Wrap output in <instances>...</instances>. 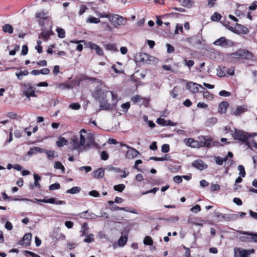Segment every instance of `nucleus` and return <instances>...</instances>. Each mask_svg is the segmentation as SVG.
<instances>
[{"label":"nucleus","instance_id":"f257e3e1","mask_svg":"<svg viewBox=\"0 0 257 257\" xmlns=\"http://www.w3.org/2000/svg\"><path fill=\"white\" fill-rule=\"evenodd\" d=\"M79 133L80 134L79 141H78V139L76 137L71 139L70 143L73 146L74 149H78L80 146H84L86 142V139L89 141L92 139L91 134H88L86 131L84 129H82Z\"/></svg>","mask_w":257,"mask_h":257},{"label":"nucleus","instance_id":"f03ea898","mask_svg":"<svg viewBox=\"0 0 257 257\" xmlns=\"http://www.w3.org/2000/svg\"><path fill=\"white\" fill-rule=\"evenodd\" d=\"M231 61L235 62L239 59H251L253 55L247 50L240 49L229 55Z\"/></svg>","mask_w":257,"mask_h":257},{"label":"nucleus","instance_id":"7ed1b4c3","mask_svg":"<svg viewBox=\"0 0 257 257\" xmlns=\"http://www.w3.org/2000/svg\"><path fill=\"white\" fill-rule=\"evenodd\" d=\"M195 143H193L192 147H207L211 146L212 140L210 137L201 136L198 137V141L195 140Z\"/></svg>","mask_w":257,"mask_h":257},{"label":"nucleus","instance_id":"20e7f679","mask_svg":"<svg viewBox=\"0 0 257 257\" xmlns=\"http://www.w3.org/2000/svg\"><path fill=\"white\" fill-rule=\"evenodd\" d=\"M234 140H238L246 144L250 135L246 132L240 130H235L232 135Z\"/></svg>","mask_w":257,"mask_h":257},{"label":"nucleus","instance_id":"39448f33","mask_svg":"<svg viewBox=\"0 0 257 257\" xmlns=\"http://www.w3.org/2000/svg\"><path fill=\"white\" fill-rule=\"evenodd\" d=\"M254 252V250L253 249L247 250L235 247L234 248V257H248Z\"/></svg>","mask_w":257,"mask_h":257},{"label":"nucleus","instance_id":"423d86ee","mask_svg":"<svg viewBox=\"0 0 257 257\" xmlns=\"http://www.w3.org/2000/svg\"><path fill=\"white\" fill-rule=\"evenodd\" d=\"M136 58L139 62L150 64L153 57L145 53H139L136 54Z\"/></svg>","mask_w":257,"mask_h":257},{"label":"nucleus","instance_id":"0eeeda50","mask_svg":"<svg viewBox=\"0 0 257 257\" xmlns=\"http://www.w3.org/2000/svg\"><path fill=\"white\" fill-rule=\"evenodd\" d=\"M187 87L191 92L194 93L200 92L201 89L204 90V88L202 85L192 82L188 83Z\"/></svg>","mask_w":257,"mask_h":257},{"label":"nucleus","instance_id":"6e6552de","mask_svg":"<svg viewBox=\"0 0 257 257\" xmlns=\"http://www.w3.org/2000/svg\"><path fill=\"white\" fill-rule=\"evenodd\" d=\"M243 234L251 236V237L246 236H241L240 237V240L241 241L244 242H250L252 241L254 242H257V233H250L248 232H244Z\"/></svg>","mask_w":257,"mask_h":257},{"label":"nucleus","instance_id":"1a4fd4ad","mask_svg":"<svg viewBox=\"0 0 257 257\" xmlns=\"http://www.w3.org/2000/svg\"><path fill=\"white\" fill-rule=\"evenodd\" d=\"M126 148L128 149V151L126 153V158L128 159H132L140 154V153L134 148L127 146Z\"/></svg>","mask_w":257,"mask_h":257},{"label":"nucleus","instance_id":"9d476101","mask_svg":"<svg viewBox=\"0 0 257 257\" xmlns=\"http://www.w3.org/2000/svg\"><path fill=\"white\" fill-rule=\"evenodd\" d=\"M24 93L27 97H36L33 87L29 83L25 84Z\"/></svg>","mask_w":257,"mask_h":257},{"label":"nucleus","instance_id":"9b49d317","mask_svg":"<svg viewBox=\"0 0 257 257\" xmlns=\"http://www.w3.org/2000/svg\"><path fill=\"white\" fill-rule=\"evenodd\" d=\"M192 165L200 170H203L207 168V165L201 160H196L192 163Z\"/></svg>","mask_w":257,"mask_h":257},{"label":"nucleus","instance_id":"f8f14e48","mask_svg":"<svg viewBox=\"0 0 257 257\" xmlns=\"http://www.w3.org/2000/svg\"><path fill=\"white\" fill-rule=\"evenodd\" d=\"M218 217H221L222 219L228 221L236 220L238 217V215L236 214H222L221 213L218 215Z\"/></svg>","mask_w":257,"mask_h":257},{"label":"nucleus","instance_id":"ddd939ff","mask_svg":"<svg viewBox=\"0 0 257 257\" xmlns=\"http://www.w3.org/2000/svg\"><path fill=\"white\" fill-rule=\"evenodd\" d=\"M80 217L86 219H95L98 216L88 210L85 211L79 214Z\"/></svg>","mask_w":257,"mask_h":257},{"label":"nucleus","instance_id":"4468645a","mask_svg":"<svg viewBox=\"0 0 257 257\" xmlns=\"http://www.w3.org/2000/svg\"><path fill=\"white\" fill-rule=\"evenodd\" d=\"M32 238V234L31 233H28L24 235L22 239L19 242L20 245H25L26 246L29 245L31 243Z\"/></svg>","mask_w":257,"mask_h":257},{"label":"nucleus","instance_id":"2eb2a0df","mask_svg":"<svg viewBox=\"0 0 257 257\" xmlns=\"http://www.w3.org/2000/svg\"><path fill=\"white\" fill-rule=\"evenodd\" d=\"M94 97L99 102L105 100L106 97V95L103 91L101 89H98L94 92Z\"/></svg>","mask_w":257,"mask_h":257},{"label":"nucleus","instance_id":"dca6fc26","mask_svg":"<svg viewBox=\"0 0 257 257\" xmlns=\"http://www.w3.org/2000/svg\"><path fill=\"white\" fill-rule=\"evenodd\" d=\"M88 47L92 50H95L97 55L99 56H102L103 55L102 49L98 45L92 42H89Z\"/></svg>","mask_w":257,"mask_h":257},{"label":"nucleus","instance_id":"f3484780","mask_svg":"<svg viewBox=\"0 0 257 257\" xmlns=\"http://www.w3.org/2000/svg\"><path fill=\"white\" fill-rule=\"evenodd\" d=\"M213 44L215 46L226 47L228 45V41L225 37H222L216 40Z\"/></svg>","mask_w":257,"mask_h":257},{"label":"nucleus","instance_id":"a211bd4d","mask_svg":"<svg viewBox=\"0 0 257 257\" xmlns=\"http://www.w3.org/2000/svg\"><path fill=\"white\" fill-rule=\"evenodd\" d=\"M44 151H45V149L38 147H35L30 149V151L28 152L27 155L28 156L33 155L38 153H44Z\"/></svg>","mask_w":257,"mask_h":257},{"label":"nucleus","instance_id":"6ab92c4d","mask_svg":"<svg viewBox=\"0 0 257 257\" xmlns=\"http://www.w3.org/2000/svg\"><path fill=\"white\" fill-rule=\"evenodd\" d=\"M228 68L226 67H219L217 69V75L219 77L225 76L227 74Z\"/></svg>","mask_w":257,"mask_h":257},{"label":"nucleus","instance_id":"aec40b11","mask_svg":"<svg viewBox=\"0 0 257 257\" xmlns=\"http://www.w3.org/2000/svg\"><path fill=\"white\" fill-rule=\"evenodd\" d=\"M113 19H115L114 22L117 25H124L126 23V20L122 17L116 15L112 16V20H113Z\"/></svg>","mask_w":257,"mask_h":257},{"label":"nucleus","instance_id":"412c9836","mask_svg":"<svg viewBox=\"0 0 257 257\" xmlns=\"http://www.w3.org/2000/svg\"><path fill=\"white\" fill-rule=\"evenodd\" d=\"M100 103L99 110H109L111 108V105L105 99L99 102Z\"/></svg>","mask_w":257,"mask_h":257},{"label":"nucleus","instance_id":"4be33fe9","mask_svg":"<svg viewBox=\"0 0 257 257\" xmlns=\"http://www.w3.org/2000/svg\"><path fill=\"white\" fill-rule=\"evenodd\" d=\"M55 86L57 89L60 90H63L64 89H69L71 88L72 86L69 84H66L64 83H57L55 84Z\"/></svg>","mask_w":257,"mask_h":257},{"label":"nucleus","instance_id":"5701e85b","mask_svg":"<svg viewBox=\"0 0 257 257\" xmlns=\"http://www.w3.org/2000/svg\"><path fill=\"white\" fill-rule=\"evenodd\" d=\"M229 104L227 101L221 102L218 106V111L220 113H224L226 111Z\"/></svg>","mask_w":257,"mask_h":257},{"label":"nucleus","instance_id":"b1692460","mask_svg":"<svg viewBox=\"0 0 257 257\" xmlns=\"http://www.w3.org/2000/svg\"><path fill=\"white\" fill-rule=\"evenodd\" d=\"M104 175V171L102 168H99L93 172V177L96 178H102Z\"/></svg>","mask_w":257,"mask_h":257},{"label":"nucleus","instance_id":"393cba45","mask_svg":"<svg viewBox=\"0 0 257 257\" xmlns=\"http://www.w3.org/2000/svg\"><path fill=\"white\" fill-rule=\"evenodd\" d=\"M245 145L250 149L252 148L257 149V143L255 142L254 139L251 137V136L249 138Z\"/></svg>","mask_w":257,"mask_h":257},{"label":"nucleus","instance_id":"a878e982","mask_svg":"<svg viewBox=\"0 0 257 257\" xmlns=\"http://www.w3.org/2000/svg\"><path fill=\"white\" fill-rule=\"evenodd\" d=\"M217 122V119L215 117L208 118L205 122V125L208 127L213 126Z\"/></svg>","mask_w":257,"mask_h":257},{"label":"nucleus","instance_id":"bb28decb","mask_svg":"<svg viewBox=\"0 0 257 257\" xmlns=\"http://www.w3.org/2000/svg\"><path fill=\"white\" fill-rule=\"evenodd\" d=\"M68 141L64 138L60 137L56 142V145L58 147L61 148L67 144Z\"/></svg>","mask_w":257,"mask_h":257},{"label":"nucleus","instance_id":"cd10ccee","mask_svg":"<svg viewBox=\"0 0 257 257\" xmlns=\"http://www.w3.org/2000/svg\"><path fill=\"white\" fill-rule=\"evenodd\" d=\"M245 108L242 106H237L234 110L232 111L231 114L235 116H238L243 113L245 111Z\"/></svg>","mask_w":257,"mask_h":257},{"label":"nucleus","instance_id":"c85d7f7f","mask_svg":"<svg viewBox=\"0 0 257 257\" xmlns=\"http://www.w3.org/2000/svg\"><path fill=\"white\" fill-rule=\"evenodd\" d=\"M51 35H52V33L50 31L44 30L42 31L41 35L39 36V38L41 39L42 38L45 41H47Z\"/></svg>","mask_w":257,"mask_h":257},{"label":"nucleus","instance_id":"c756f323","mask_svg":"<svg viewBox=\"0 0 257 257\" xmlns=\"http://www.w3.org/2000/svg\"><path fill=\"white\" fill-rule=\"evenodd\" d=\"M179 3L182 6L190 8L192 5V2L191 0H178Z\"/></svg>","mask_w":257,"mask_h":257},{"label":"nucleus","instance_id":"7c9ffc66","mask_svg":"<svg viewBox=\"0 0 257 257\" xmlns=\"http://www.w3.org/2000/svg\"><path fill=\"white\" fill-rule=\"evenodd\" d=\"M13 30V27L9 24H6L3 26V30L6 33L12 34Z\"/></svg>","mask_w":257,"mask_h":257},{"label":"nucleus","instance_id":"2f4dec72","mask_svg":"<svg viewBox=\"0 0 257 257\" xmlns=\"http://www.w3.org/2000/svg\"><path fill=\"white\" fill-rule=\"evenodd\" d=\"M80 190L81 188L79 187H73L71 189L67 190L66 193L74 194L79 193Z\"/></svg>","mask_w":257,"mask_h":257},{"label":"nucleus","instance_id":"473e14b6","mask_svg":"<svg viewBox=\"0 0 257 257\" xmlns=\"http://www.w3.org/2000/svg\"><path fill=\"white\" fill-rule=\"evenodd\" d=\"M105 47L107 50L111 51L112 52H118V49H117L115 44H107L105 45Z\"/></svg>","mask_w":257,"mask_h":257},{"label":"nucleus","instance_id":"72a5a7b5","mask_svg":"<svg viewBox=\"0 0 257 257\" xmlns=\"http://www.w3.org/2000/svg\"><path fill=\"white\" fill-rule=\"evenodd\" d=\"M54 168L56 169H60L63 173H65V167L61 164V162L59 161H56L54 164Z\"/></svg>","mask_w":257,"mask_h":257},{"label":"nucleus","instance_id":"f704fd0d","mask_svg":"<svg viewBox=\"0 0 257 257\" xmlns=\"http://www.w3.org/2000/svg\"><path fill=\"white\" fill-rule=\"evenodd\" d=\"M44 153H45L47 154L48 158L49 159V160L51 161L55 157L54 155L55 152L54 151L45 150Z\"/></svg>","mask_w":257,"mask_h":257},{"label":"nucleus","instance_id":"c9c22d12","mask_svg":"<svg viewBox=\"0 0 257 257\" xmlns=\"http://www.w3.org/2000/svg\"><path fill=\"white\" fill-rule=\"evenodd\" d=\"M143 242L145 245H152L153 244V241L150 236H146L144 238Z\"/></svg>","mask_w":257,"mask_h":257},{"label":"nucleus","instance_id":"e433bc0d","mask_svg":"<svg viewBox=\"0 0 257 257\" xmlns=\"http://www.w3.org/2000/svg\"><path fill=\"white\" fill-rule=\"evenodd\" d=\"M28 74H29L28 71L27 70H24L23 71H21L19 73H16V76H17V77L18 79L22 80L23 76H27V75H28Z\"/></svg>","mask_w":257,"mask_h":257},{"label":"nucleus","instance_id":"4c0bfd02","mask_svg":"<svg viewBox=\"0 0 257 257\" xmlns=\"http://www.w3.org/2000/svg\"><path fill=\"white\" fill-rule=\"evenodd\" d=\"M56 31L58 33V36L60 38H64L65 37V32L64 29L61 28H57Z\"/></svg>","mask_w":257,"mask_h":257},{"label":"nucleus","instance_id":"58836bf2","mask_svg":"<svg viewBox=\"0 0 257 257\" xmlns=\"http://www.w3.org/2000/svg\"><path fill=\"white\" fill-rule=\"evenodd\" d=\"M114 189L119 192H122L125 189V186L123 184L114 185L113 187Z\"/></svg>","mask_w":257,"mask_h":257},{"label":"nucleus","instance_id":"ea45409f","mask_svg":"<svg viewBox=\"0 0 257 257\" xmlns=\"http://www.w3.org/2000/svg\"><path fill=\"white\" fill-rule=\"evenodd\" d=\"M36 17L42 19H46L47 18L46 15L43 11L37 12Z\"/></svg>","mask_w":257,"mask_h":257},{"label":"nucleus","instance_id":"a19ab883","mask_svg":"<svg viewBox=\"0 0 257 257\" xmlns=\"http://www.w3.org/2000/svg\"><path fill=\"white\" fill-rule=\"evenodd\" d=\"M221 17V16L219 14L215 12L211 16V19L212 21H219L220 20Z\"/></svg>","mask_w":257,"mask_h":257},{"label":"nucleus","instance_id":"79ce46f5","mask_svg":"<svg viewBox=\"0 0 257 257\" xmlns=\"http://www.w3.org/2000/svg\"><path fill=\"white\" fill-rule=\"evenodd\" d=\"M94 235L92 233L87 235L86 238L84 239V241L86 243H90L94 241Z\"/></svg>","mask_w":257,"mask_h":257},{"label":"nucleus","instance_id":"37998d69","mask_svg":"<svg viewBox=\"0 0 257 257\" xmlns=\"http://www.w3.org/2000/svg\"><path fill=\"white\" fill-rule=\"evenodd\" d=\"M236 26L238 28H240V30L243 34H247L249 33V30L247 27L238 24H236Z\"/></svg>","mask_w":257,"mask_h":257},{"label":"nucleus","instance_id":"c03bdc74","mask_svg":"<svg viewBox=\"0 0 257 257\" xmlns=\"http://www.w3.org/2000/svg\"><path fill=\"white\" fill-rule=\"evenodd\" d=\"M34 179L35 181V186L40 188L41 187V185L38 181L41 180V177L37 174H34Z\"/></svg>","mask_w":257,"mask_h":257},{"label":"nucleus","instance_id":"a18cd8bd","mask_svg":"<svg viewBox=\"0 0 257 257\" xmlns=\"http://www.w3.org/2000/svg\"><path fill=\"white\" fill-rule=\"evenodd\" d=\"M237 169L239 171V175L242 177H244L246 173L244 166L241 165H240L238 166Z\"/></svg>","mask_w":257,"mask_h":257},{"label":"nucleus","instance_id":"49530a36","mask_svg":"<svg viewBox=\"0 0 257 257\" xmlns=\"http://www.w3.org/2000/svg\"><path fill=\"white\" fill-rule=\"evenodd\" d=\"M22 200L29 201H31L32 202H35L37 201V202H44V203H48V199H35L34 200H31V199H27V198H24V199H22Z\"/></svg>","mask_w":257,"mask_h":257},{"label":"nucleus","instance_id":"de8ad7c7","mask_svg":"<svg viewBox=\"0 0 257 257\" xmlns=\"http://www.w3.org/2000/svg\"><path fill=\"white\" fill-rule=\"evenodd\" d=\"M127 241V237L124 236H121V237L118 240V244L119 246H123Z\"/></svg>","mask_w":257,"mask_h":257},{"label":"nucleus","instance_id":"09e8293b","mask_svg":"<svg viewBox=\"0 0 257 257\" xmlns=\"http://www.w3.org/2000/svg\"><path fill=\"white\" fill-rule=\"evenodd\" d=\"M87 22L90 23L97 24L100 22V19L95 17H90L87 19Z\"/></svg>","mask_w":257,"mask_h":257},{"label":"nucleus","instance_id":"8fccbe9b","mask_svg":"<svg viewBox=\"0 0 257 257\" xmlns=\"http://www.w3.org/2000/svg\"><path fill=\"white\" fill-rule=\"evenodd\" d=\"M167 120L163 118H159L157 119L156 122L162 126H167Z\"/></svg>","mask_w":257,"mask_h":257},{"label":"nucleus","instance_id":"3c124183","mask_svg":"<svg viewBox=\"0 0 257 257\" xmlns=\"http://www.w3.org/2000/svg\"><path fill=\"white\" fill-rule=\"evenodd\" d=\"M60 188V185L59 183H56L51 184L49 187L50 190H55L56 189H58Z\"/></svg>","mask_w":257,"mask_h":257},{"label":"nucleus","instance_id":"603ef678","mask_svg":"<svg viewBox=\"0 0 257 257\" xmlns=\"http://www.w3.org/2000/svg\"><path fill=\"white\" fill-rule=\"evenodd\" d=\"M184 65L189 68L194 65V61L193 60H187L186 59L184 60Z\"/></svg>","mask_w":257,"mask_h":257},{"label":"nucleus","instance_id":"864d4df0","mask_svg":"<svg viewBox=\"0 0 257 257\" xmlns=\"http://www.w3.org/2000/svg\"><path fill=\"white\" fill-rule=\"evenodd\" d=\"M88 228L87 227V224L86 223H84L83 225L82 226V235H86L87 232H88Z\"/></svg>","mask_w":257,"mask_h":257},{"label":"nucleus","instance_id":"5fc2aeb1","mask_svg":"<svg viewBox=\"0 0 257 257\" xmlns=\"http://www.w3.org/2000/svg\"><path fill=\"white\" fill-rule=\"evenodd\" d=\"M79 170L81 171H84L86 173H87L90 172L92 170V168L90 166H83L80 167Z\"/></svg>","mask_w":257,"mask_h":257},{"label":"nucleus","instance_id":"6e6d98bb","mask_svg":"<svg viewBox=\"0 0 257 257\" xmlns=\"http://www.w3.org/2000/svg\"><path fill=\"white\" fill-rule=\"evenodd\" d=\"M170 147L168 144H164L161 149L163 153H168L169 151Z\"/></svg>","mask_w":257,"mask_h":257},{"label":"nucleus","instance_id":"4d7b16f0","mask_svg":"<svg viewBox=\"0 0 257 257\" xmlns=\"http://www.w3.org/2000/svg\"><path fill=\"white\" fill-rule=\"evenodd\" d=\"M101 159L102 160H107L108 159V154L106 151H102L100 154Z\"/></svg>","mask_w":257,"mask_h":257},{"label":"nucleus","instance_id":"13d9d810","mask_svg":"<svg viewBox=\"0 0 257 257\" xmlns=\"http://www.w3.org/2000/svg\"><path fill=\"white\" fill-rule=\"evenodd\" d=\"M166 47L167 48V52L168 53H173L174 52L175 49L173 46L169 44H167Z\"/></svg>","mask_w":257,"mask_h":257},{"label":"nucleus","instance_id":"bf43d9fd","mask_svg":"<svg viewBox=\"0 0 257 257\" xmlns=\"http://www.w3.org/2000/svg\"><path fill=\"white\" fill-rule=\"evenodd\" d=\"M219 94L220 96L227 97L230 95V93L226 90H221L219 92Z\"/></svg>","mask_w":257,"mask_h":257},{"label":"nucleus","instance_id":"052dcab7","mask_svg":"<svg viewBox=\"0 0 257 257\" xmlns=\"http://www.w3.org/2000/svg\"><path fill=\"white\" fill-rule=\"evenodd\" d=\"M87 9V8L85 5H81L80 7V10L79 12V15H83L86 11V10Z\"/></svg>","mask_w":257,"mask_h":257},{"label":"nucleus","instance_id":"680f3d73","mask_svg":"<svg viewBox=\"0 0 257 257\" xmlns=\"http://www.w3.org/2000/svg\"><path fill=\"white\" fill-rule=\"evenodd\" d=\"M201 210L200 206L199 205H196L191 209V211L194 213H197Z\"/></svg>","mask_w":257,"mask_h":257},{"label":"nucleus","instance_id":"e2e57ef3","mask_svg":"<svg viewBox=\"0 0 257 257\" xmlns=\"http://www.w3.org/2000/svg\"><path fill=\"white\" fill-rule=\"evenodd\" d=\"M173 181L178 184L181 183L182 182V176H176L173 178Z\"/></svg>","mask_w":257,"mask_h":257},{"label":"nucleus","instance_id":"0e129e2a","mask_svg":"<svg viewBox=\"0 0 257 257\" xmlns=\"http://www.w3.org/2000/svg\"><path fill=\"white\" fill-rule=\"evenodd\" d=\"M220 187L218 184H213L211 186L212 191H218L220 190Z\"/></svg>","mask_w":257,"mask_h":257},{"label":"nucleus","instance_id":"69168bd1","mask_svg":"<svg viewBox=\"0 0 257 257\" xmlns=\"http://www.w3.org/2000/svg\"><path fill=\"white\" fill-rule=\"evenodd\" d=\"M89 195L95 197H98L100 196L99 193L96 190H92L89 192Z\"/></svg>","mask_w":257,"mask_h":257},{"label":"nucleus","instance_id":"338daca9","mask_svg":"<svg viewBox=\"0 0 257 257\" xmlns=\"http://www.w3.org/2000/svg\"><path fill=\"white\" fill-rule=\"evenodd\" d=\"M28 52V47L27 45H24L22 47V50L21 52V54L22 55H26L27 54Z\"/></svg>","mask_w":257,"mask_h":257},{"label":"nucleus","instance_id":"774afa93","mask_svg":"<svg viewBox=\"0 0 257 257\" xmlns=\"http://www.w3.org/2000/svg\"><path fill=\"white\" fill-rule=\"evenodd\" d=\"M69 106L71 108L74 110H77L80 108V105L78 103H72Z\"/></svg>","mask_w":257,"mask_h":257}]
</instances>
